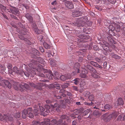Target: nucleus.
Here are the masks:
<instances>
[{
    "mask_svg": "<svg viewBox=\"0 0 125 125\" xmlns=\"http://www.w3.org/2000/svg\"><path fill=\"white\" fill-rule=\"evenodd\" d=\"M69 85V84L68 83H64L61 85V87L63 89L67 88Z\"/></svg>",
    "mask_w": 125,
    "mask_h": 125,
    "instance_id": "obj_32",
    "label": "nucleus"
},
{
    "mask_svg": "<svg viewBox=\"0 0 125 125\" xmlns=\"http://www.w3.org/2000/svg\"><path fill=\"white\" fill-rule=\"evenodd\" d=\"M7 67L9 70H8L9 73L10 74H14V73L13 72V70L11 69L12 67V65L10 64H8L7 66Z\"/></svg>",
    "mask_w": 125,
    "mask_h": 125,
    "instance_id": "obj_21",
    "label": "nucleus"
},
{
    "mask_svg": "<svg viewBox=\"0 0 125 125\" xmlns=\"http://www.w3.org/2000/svg\"><path fill=\"white\" fill-rule=\"evenodd\" d=\"M107 62H104L103 63V66H104V68H106V66H107Z\"/></svg>",
    "mask_w": 125,
    "mask_h": 125,
    "instance_id": "obj_64",
    "label": "nucleus"
},
{
    "mask_svg": "<svg viewBox=\"0 0 125 125\" xmlns=\"http://www.w3.org/2000/svg\"><path fill=\"white\" fill-rule=\"evenodd\" d=\"M115 30L117 32H119L121 30V27L120 26L118 23H115Z\"/></svg>",
    "mask_w": 125,
    "mask_h": 125,
    "instance_id": "obj_23",
    "label": "nucleus"
},
{
    "mask_svg": "<svg viewBox=\"0 0 125 125\" xmlns=\"http://www.w3.org/2000/svg\"><path fill=\"white\" fill-rule=\"evenodd\" d=\"M107 0L113 4H114L116 2V0Z\"/></svg>",
    "mask_w": 125,
    "mask_h": 125,
    "instance_id": "obj_50",
    "label": "nucleus"
},
{
    "mask_svg": "<svg viewBox=\"0 0 125 125\" xmlns=\"http://www.w3.org/2000/svg\"><path fill=\"white\" fill-rule=\"evenodd\" d=\"M43 45L44 48L46 49H49L50 48V45L46 42H44L43 43Z\"/></svg>",
    "mask_w": 125,
    "mask_h": 125,
    "instance_id": "obj_31",
    "label": "nucleus"
},
{
    "mask_svg": "<svg viewBox=\"0 0 125 125\" xmlns=\"http://www.w3.org/2000/svg\"><path fill=\"white\" fill-rule=\"evenodd\" d=\"M13 72L14 73V74H10L11 75H14L15 74H16L17 75H22L24 71L21 69L18 68L16 66H14L13 68Z\"/></svg>",
    "mask_w": 125,
    "mask_h": 125,
    "instance_id": "obj_7",
    "label": "nucleus"
},
{
    "mask_svg": "<svg viewBox=\"0 0 125 125\" xmlns=\"http://www.w3.org/2000/svg\"><path fill=\"white\" fill-rule=\"evenodd\" d=\"M60 93L62 94V96L63 97H65L66 96V95L65 94H64V93L65 92V91L64 89H62L60 90L59 91Z\"/></svg>",
    "mask_w": 125,
    "mask_h": 125,
    "instance_id": "obj_39",
    "label": "nucleus"
},
{
    "mask_svg": "<svg viewBox=\"0 0 125 125\" xmlns=\"http://www.w3.org/2000/svg\"><path fill=\"white\" fill-rule=\"evenodd\" d=\"M107 38L109 42L112 43H114V40L111 37H110V36H108L107 37Z\"/></svg>",
    "mask_w": 125,
    "mask_h": 125,
    "instance_id": "obj_41",
    "label": "nucleus"
},
{
    "mask_svg": "<svg viewBox=\"0 0 125 125\" xmlns=\"http://www.w3.org/2000/svg\"><path fill=\"white\" fill-rule=\"evenodd\" d=\"M33 53L34 55H39V51L36 49H33Z\"/></svg>",
    "mask_w": 125,
    "mask_h": 125,
    "instance_id": "obj_34",
    "label": "nucleus"
},
{
    "mask_svg": "<svg viewBox=\"0 0 125 125\" xmlns=\"http://www.w3.org/2000/svg\"><path fill=\"white\" fill-rule=\"evenodd\" d=\"M40 111L41 112H43L45 110L44 108L42 106H39Z\"/></svg>",
    "mask_w": 125,
    "mask_h": 125,
    "instance_id": "obj_47",
    "label": "nucleus"
},
{
    "mask_svg": "<svg viewBox=\"0 0 125 125\" xmlns=\"http://www.w3.org/2000/svg\"><path fill=\"white\" fill-rule=\"evenodd\" d=\"M25 17L28 19L30 21H33L32 18L29 14L27 13L26 14Z\"/></svg>",
    "mask_w": 125,
    "mask_h": 125,
    "instance_id": "obj_28",
    "label": "nucleus"
},
{
    "mask_svg": "<svg viewBox=\"0 0 125 125\" xmlns=\"http://www.w3.org/2000/svg\"><path fill=\"white\" fill-rule=\"evenodd\" d=\"M32 110V108L30 107L27 109H24L22 112V117L23 118H25L26 117V115L29 111H31Z\"/></svg>",
    "mask_w": 125,
    "mask_h": 125,
    "instance_id": "obj_13",
    "label": "nucleus"
},
{
    "mask_svg": "<svg viewBox=\"0 0 125 125\" xmlns=\"http://www.w3.org/2000/svg\"><path fill=\"white\" fill-rule=\"evenodd\" d=\"M28 117L30 118H32L34 116L33 114L31 113L30 112L28 114Z\"/></svg>",
    "mask_w": 125,
    "mask_h": 125,
    "instance_id": "obj_55",
    "label": "nucleus"
},
{
    "mask_svg": "<svg viewBox=\"0 0 125 125\" xmlns=\"http://www.w3.org/2000/svg\"><path fill=\"white\" fill-rule=\"evenodd\" d=\"M102 101V98H100V99H99L96 103L97 106H95L94 108L96 109H99L101 110L102 111H104L105 110L102 108L103 107V104H101V102Z\"/></svg>",
    "mask_w": 125,
    "mask_h": 125,
    "instance_id": "obj_9",
    "label": "nucleus"
},
{
    "mask_svg": "<svg viewBox=\"0 0 125 125\" xmlns=\"http://www.w3.org/2000/svg\"><path fill=\"white\" fill-rule=\"evenodd\" d=\"M3 82L9 88H10L11 87V84L7 80H3Z\"/></svg>",
    "mask_w": 125,
    "mask_h": 125,
    "instance_id": "obj_24",
    "label": "nucleus"
},
{
    "mask_svg": "<svg viewBox=\"0 0 125 125\" xmlns=\"http://www.w3.org/2000/svg\"><path fill=\"white\" fill-rule=\"evenodd\" d=\"M50 121L49 119H47L44 120V121L42 122L41 123V125H46L48 124V122Z\"/></svg>",
    "mask_w": 125,
    "mask_h": 125,
    "instance_id": "obj_30",
    "label": "nucleus"
},
{
    "mask_svg": "<svg viewBox=\"0 0 125 125\" xmlns=\"http://www.w3.org/2000/svg\"><path fill=\"white\" fill-rule=\"evenodd\" d=\"M6 68L4 65L0 64V70L4 71L5 70Z\"/></svg>",
    "mask_w": 125,
    "mask_h": 125,
    "instance_id": "obj_40",
    "label": "nucleus"
},
{
    "mask_svg": "<svg viewBox=\"0 0 125 125\" xmlns=\"http://www.w3.org/2000/svg\"><path fill=\"white\" fill-rule=\"evenodd\" d=\"M90 63L92 65H93L95 67H98L101 69L102 68V67L100 65H99L97 63L94 61H91Z\"/></svg>",
    "mask_w": 125,
    "mask_h": 125,
    "instance_id": "obj_22",
    "label": "nucleus"
},
{
    "mask_svg": "<svg viewBox=\"0 0 125 125\" xmlns=\"http://www.w3.org/2000/svg\"><path fill=\"white\" fill-rule=\"evenodd\" d=\"M75 113L76 112V113H75V114L76 115H77L79 114L80 113V110L79 109H76L74 111Z\"/></svg>",
    "mask_w": 125,
    "mask_h": 125,
    "instance_id": "obj_49",
    "label": "nucleus"
},
{
    "mask_svg": "<svg viewBox=\"0 0 125 125\" xmlns=\"http://www.w3.org/2000/svg\"><path fill=\"white\" fill-rule=\"evenodd\" d=\"M24 41L26 42V43L29 45H31V43L30 41L28 40L27 39L25 38L24 39Z\"/></svg>",
    "mask_w": 125,
    "mask_h": 125,
    "instance_id": "obj_46",
    "label": "nucleus"
},
{
    "mask_svg": "<svg viewBox=\"0 0 125 125\" xmlns=\"http://www.w3.org/2000/svg\"><path fill=\"white\" fill-rule=\"evenodd\" d=\"M40 66H41L40 65H37V66H38V68L36 67V68H35V69H36V71H38V72H40L41 71V67H40Z\"/></svg>",
    "mask_w": 125,
    "mask_h": 125,
    "instance_id": "obj_53",
    "label": "nucleus"
},
{
    "mask_svg": "<svg viewBox=\"0 0 125 125\" xmlns=\"http://www.w3.org/2000/svg\"><path fill=\"white\" fill-rule=\"evenodd\" d=\"M0 120L11 121L13 120V118L10 115H9V114L8 113L4 114L3 116H2V115L0 114Z\"/></svg>",
    "mask_w": 125,
    "mask_h": 125,
    "instance_id": "obj_5",
    "label": "nucleus"
},
{
    "mask_svg": "<svg viewBox=\"0 0 125 125\" xmlns=\"http://www.w3.org/2000/svg\"><path fill=\"white\" fill-rule=\"evenodd\" d=\"M68 117L65 115H62L61 117L63 119H67Z\"/></svg>",
    "mask_w": 125,
    "mask_h": 125,
    "instance_id": "obj_57",
    "label": "nucleus"
},
{
    "mask_svg": "<svg viewBox=\"0 0 125 125\" xmlns=\"http://www.w3.org/2000/svg\"><path fill=\"white\" fill-rule=\"evenodd\" d=\"M80 80V79L79 78H76L73 80V81H74L73 83L77 85L79 83Z\"/></svg>",
    "mask_w": 125,
    "mask_h": 125,
    "instance_id": "obj_35",
    "label": "nucleus"
},
{
    "mask_svg": "<svg viewBox=\"0 0 125 125\" xmlns=\"http://www.w3.org/2000/svg\"><path fill=\"white\" fill-rule=\"evenodd\" d=\"M118 114L117 113L114 112L109 115L107 114L104 115V116L105 117V118L107 121H108L112 118H115L117 116Z\"/></svg>",
    "mask_w": 125,
    "mask_h": 125,
    "instance_id": "obj_6",
    "label": "nucleus"
},
{
    "mask_svg": "<svg viewBox=\"0 0 125 125\" xmlns=\"http://www.w3.org/2000/svg\"><path fill=\"white\" fill-rule=\"evenodd\" d=\"M54 85L56 87V88L57 89H59L60 88V85L58 84L57 82H55L54 83Z\"/></svg>",
    "mask_w": 125,
    "mask_h": 125,
    "instance_id": "obj_44",
    "label": "nucleus"
},
{
    "mask_svg": "<svg viewBox=\"0 0 125 125\" xmlns=\"http://www.w3.org/2000/svg\"><path fill=\"white\" fill-rule=\"evenodd\" d=\"M45 107L46 109L45 111L46 112H47V113H49L50 111L49 110L50 108V106L48 105H46Z\"/></svg>",
    "mask_w": 125,
    "mask_h": 125,
    "instance_id": "obj_33",
    "label": "nucleus"
},
{
    "mask_svg": "<svg viewBox=\"0 0 125 125\" xmlns=\"http://www.w3.org/2000/svg\"><path fill=\"white\" fill-rule=\"evenodd\" d=\"M82 12L80 11H74L72 13V16L73 17H78L81 16Z\"/></svg>",
    "mask_w": 125,
    "mask_h": 125,
    "instance_id": "obj_17",
    "label": "nucleus"
},
{
    "mask_svg": "<svg viewBox=\"0 0 125 125\" xmlns=\"http://www.w3.org/2000/svg\"><path fill=\"white\" fill-rule=\"evenodd\" d=\"M87 58L89 60H91L93 59V58L90 55L87 56Z\"/></svg>",
    "mask_w": 125,
    "mask_h": 125,
    "instance_id": "obj_61",
    "label": "nucleus"
},
{
    "mask_svg": "<svg viewBox=\"0 0 125 125\" xmlns=\"http://www.w3.org/2000/svg\"><path fill=\"white\" fill-rule=\"evenodd\" d=\"M60 79L61 80L65 81L67 79L66 77L63 75H62L60 77Z\"/></svg>",
    "mask_w": 125,
    "mask_h": 125,
    "instance_id": "obj_37",
    "label": "nucleus"
},
{
    "mask_svg": "<svg viewBox=\"0 0 125 125\" xmlns=\"http://www.w3.org/2000/svg\"><path fill=\"white\" fill-rule=\"evenodd\" d=\"M124 102L123 99L121 97H119L117 101H116L115 103V106L116 108L119 106L123 105Z\"/></svg>",
    "mask_w": 125,
    "mask_h": 125,
    "instance_id": "obj_11",
    "label": "nucleus"
},
{
    "mask_svg": "<svg viewBox=\"0 0 125 125\" xmlns=\"http://www.w3.org/2000/svg\"><path fill=\"white\" fill-rule=\"evenodd\" d=\"M54 74L55 76L56 77V78H58L57 77L59 76V73L57 72H55L54 73Z\"/></svg>",
    "mask_w": 125,
    "mask_h": 125,
    "instance_id": "obj_54",
    "label": "nucleus"
},
{
    "mask_svg": "<svg viewBox=\"0 0 125 125\" xmlns=\"http://www.w3.org/2000/svg\"><path fill=\"white\" fill-rule=\"evenodd\" d=\"M25 29L24 30H20L18 29L17 30V31L20 34H21L23 35H26L27 33L25 31Z\"/></svg>",
    "mask_w": 125,
    "mask_h": 125,
    "instance_id": "obj_27",
    "label": "nucleus"
},
{
    "mask_svg": "<svg viewBox=\"0 0 125 125\" xmlns=\"http://www.w3.org/2000/svg\"><path fill=\"white\" fill-rule=\"evenodd\" d=\"M76 36L79 38L81 39L80 41L82 42H86L87 41L84 40V39H88L90 38V37L89 35H84L82 34L81 32L78 33L77 32L76 34Z\"/></svg>",
    "mask_w": 125,
    "mask_h": 125,
    "instance_id": "obj_8",
    "label": "nucleus"
},
{
    "mask_svg": "<svg viewBox=\"0 0 125 125\" xmlns=\"http://www.w3.org/2000/svg\"><path fill=\"white\" fill-rule=\"evenodd\" d=\"M33 112L35 115H37L38 113V110L37 109H35L33 110Z\"/></svg>",
    "mask_w": 125,
    "mask_h": 125,
    "instance_id": "obj_52",
    "label": "nucleus"
},
{
    "mask_svg": "<svg viewBox=\"0 0 125 125\" xmlns=\"http://www.w3.org/2000/svg\"><path fill=\"white\" fill-rule=\"evenodd\" d=\"M66 6L68 8L72 9L73 8V5L72 2L67 1L65 3Z\"/></svg>",
    "mask_w": 125,
    "mask_h": 125,
    "instance_id": "obj_18",
    "label": "nucleus"
},
{
    "mask_svg": "<svg viewBox=\"0 0 125 125\" xmlns=\"http://www.w3.org/2000/svg\"><path fill=\"white\" fill-rule=\"evenodd\" d=\"M11 82L13 85V87L15 89L18 90H21V89L23 90L26 91L30 88L29 85L27 84L22 83L20 84V83L17 82L15 81H11Z\"/></svg>",
    "mask_w": 125,
    "mask_h": 125,
    "instance_id": "obj_1",
    "label": "nucleus"
},
{
    "mask_svg": "<svg viewBox=\"0 0 125 125\" xmlns=\"http://www.w3.org/2000/svg\"><path fill=\"white\" fill-rule=\"evenodd\" d=\"M63 122L62 119L59 120L58 121H57L55 119H53L51 121V122L54 125H62Z\"/></svg>",
    "mask_w": 125,
    "mask_h": 125,
    "instance_id": "obj_15",
    "label": "nucleus"
},
{
    "mask_svg": "<svg viewBox=\"0 0 125 125\" xmlns=\"http://www.w3.org/2000/svg\"><path fill=\"white\" fill-rule=\"evenodd\" d=\"M43 60L42 58L40 57H39L38 58V61L40 63H42L43 62Z\"/></svg>",
    "mask_w": 125,
    "mask_h": 125,
    "instance_id": "obj_51",
    "label": "nucleus"
},
{
    "mask_svg": "<svg viewBox=\"0 0 125 125\" xmlns=\"http://www.w3.org/2000/svg\"><path fill=\"white\" fill-rule=\"evenodd\" d=\"M92 73V74L91 75L93 77L95 78H98L99 77V76L97 74H96L94 73Z\"/></svg>",
    "mask_w": 125,
    "mask_h": 125,
    "instance_id": "obj_45",
    "label": "nucleus"
},
{
    "mask_svg": "<svg viewBox=\"0 0 125 125\" xmlns=\"http://www.w3.org/2000/svg\"><path fill=\"white\" fill-rule=\"evenodd\" d=\"M21 115L20 113H17L15 115V117L17 118H19L20 117Z\"/></svg>",
    "mask_w": 125,
    "mask_h": 125,
    "instance_id": "obj_56",
    "label": "nucleus"
},
{
    "mask_svg": "<svg viewBox=\"0 0 125 125\" xmlns=\"http://www.w3.org/2000/svg\"><path fill=\"white\" fill-rule=\"evenodd\" d=\"M29 84L31 87L34 88L41 90L42 89L41 87L44 85V84L43 83H40L37 84L36 85L34 84V83H30Z\"/></svg>",
    "mask_w": 125,
    "mask_h": 125,
    "instance_id": "obj_10",
    "label": "nucleus"
},
{
    "mask_svg": "<svg viewBox=\"0 0 125 125\" xmlns=\"http://www.w3.org/2000/svg\"><path fill=\"white\" fill-rule=\"evenodd\" d=\"M112 57L115 58L119 59L120 58V57L117 55L113 53L112 55Z\"/></svg>",
    "mask_w": 125,
    "mask_h": 125,
    "instance_id": "obj_42",
    "label": "nucleus"
},
{
    "mask_svg": "<svg viewBox=\"0 0 125 125\" xmlns=\"http://www.w3.org/2000/svg\"><path fill=\"white\" fill-rule=\"evenodd\" d=\"M8 12L13 13L14 14H16L18 13L19 11V10L17 8L14 7H12L11 8H10V10L8 9Z\"/></svg>",
    "mask_w": 125,
    "mask_h": 125,
    "instance_id": "obj_14",
    "label": "nucleus"
},
{
    "mask_svg": "<svg viewBox=\"0 0 125 125\" xmlns=\"http://www.w3.org/2000/svg\"><path fill=\"white\" fill-rule=\"evenodd\" d=\"M88 98L89 99L91 102L92 101H93L94 99V95L93 94H91L89 96Z\"/></svg>",
    "mask_w": 125,
    "mask_h": 125,
    "instance_id": "obj_38",
    "label": "nucleus"
},
{
    "mask_svg": "<svg viewBox=\"0 0 125 125\" xmlns=\"http://www.w3.org/2000/svg\"><path fill=\"white\" fill-rule=\"evenodd\" d=\"M67 94L68 95L70 96H72V94L70 92L66 91Z\"/></svg>",
    "mask_w": 125,
    "mask_h": 125,
    "instance_id": "obj_62",
    "label": "nucleus"
},
{
    "mask_svg": "<svg viewBox=\"0 0 125 125\" xmlns=\"http://www.w3.org/2000/svg\"><path fill=\"white\" fill-rule=\"evenodd\" d=\"M44 72H45V73L44 72V74L41 73H39V75L40 76L42 77H46L49 79H52V76H53V75L51 71L46 69Z\"/></svg>",
    "mask_w": 125,
    "mask_h": 125,
    "instance_id": "obj_3",
    "label": "nucleus"
},
{
    "mask_svg": "<svg viewBox=\"0 0 125 125\" xmlns=\"http://www.w3.org/2000/svg\"><path fill=\"white\" fill-rule=\"evenodd\" d=\"M18 36L19 38L21 40H24V39H25L24 38L23 36L21 35H19Z\"/></svg>",
    "mask_w": 125,
    "mask_h": 125,
    "instance_id": "obj_59",
    "label": "nucleus"
},
{
    "mask_svg": "<svg viewBox=\"0 0 125 125\" xmlns=\"http://www.w3.org/2000/svg\"><path fill=\"white\" fill-rule=\"evenodd\" d=\"M86 68L89 70L91 72L94 73H96L97 72L96 71L94 68L88 65H87Z\"/></svg>",
    "mask_w": 125,
    "mask_h": 125,
    "instance_id": "obj_20",
    "label": "nucleus"
},
{
    "mask_svg": "<svg viewBox=\"0 0 125 125\" xmlns=\"http://www.w3.org/2000/svg\"><path fill=\"white\" fill-rule=\"evenodd\" d=\"M115 22H113L112 25H109V29L111 30V32L112 31L115 30Z\"/></svg>",
    "mask_w": 125,
    "mask_h": 125,
    "instance_id": "obj_26",
    "label": "nucleus"
},
{
    "mask_svg": "<svg viewBox=\"0 0 125 125\" xmlns=\"http://www.w3.org/2000/svg\"><path fill=\"white\" fill-rule=\"evenodd\" d=\"M93 103L91 101L90 103H89L87 102H85L84 103V104L85 105H86L88 106H91L92 105Z\"/></svg>",
    "mask_w": 125,
    "mask_h": 125,
    "instance_id": "obj_48",
    "label": "nucleus"
},
{
    "mask_svg": "<svg viewBox=\"0 0 125 125\" xmlns=\"http://www.w3.org/2000/svg\"><path fill=\"white\" fill-rule=\"evenodd\" d=\"M112 108V105H111L109 104H106L105 106L103 105V107L102 108L104 110V108L105 109H111Z\"/></svg>",
    "mask_w": 125,
    "mask_h": 125,
    "instance_id": "obj_25",
    "label": "nucleus"
},
{
    "mask_svg": "<svg viewBox=\"0 0 125 125\" xmlns=\"http://www.w3.org/2000/svg\"><path fill=\"white\" fill-rule=\"evenodd\" d=\"M88 73L87 71L85 69H83L82 73L80 74V76L82 78H85L87 77L86 74Z\"/></svg>",
    "mask_w": 125,
    "mask_h": 125,
    "instance_id": "obj_19",
    "label": "nucleus"
},
{
    "mask_svg": "<svg viewBox=\"0 0 125 125\" xmlns=\"http://www.w3.org/2000/svg\"><path fill=\"white\" fill-rule=\"evenodd\" d=\"M77 20L76 23H73V25L77 27L83 26L84 24L88 21L87 17H84L77 18Z\"/></svg>",
    "mask_w": 125,
    "mask_h": 125,
    "instance_id": "obj_2",
    "label": "nucleus"
},
{
    "mask_svg": "<svg viewBox=\"0 0 125 125\" xmlns=\"http://www.w3.org/2000/svg\"><path fill=\"white\" fill-rule=\"evenodd\" d=\"M80 67V65L79 63L76 62L75 63L73 66V68L75 71L74 72L75 74H76V73H80L79 68ZM74 73V72H73V73Z\"/></svg>",
    "mask_w": 125,
    "mask_h": 125,
    "instance_id": "obj_12",
    "label": "nucleus"
},
{
    "mask_svg": "<svg viewBox=\"0 0 125 125\" xmlns=\"http://www.w3.org/2000/svg\"><path fill=\"white\" fill-rule=\"evenodd\" d=\"M50 64L52 66H55L56 65V63L54 60H51L50 61Z\"/></svg>",
    "mask_w": 125,
    "mask_h": 125,
    "instance_id": "obj_36",
    "label": "nucleus"
},
{
    "mask_svg": "<svg viewBox=\"0 0 125 125\" xmlns=\"http://www.w3.org/2000/svg\"><path fill=\"white\" fill-rule=\"evenodd\" d=\"M23 74L27 77H28L29 76V74L27 72H24V71Z\"/></svg>",
    "mask_w": 125,
    "mask_h": 125,
    "instance_id": "obj_60",
    "label": "nucleus"
},
{
    "mask_svg": "<svg viewBox=\"0 0 125 125\" xmlns=\"http://www.w3.org/2000/svg\"><path fill=\"white\" fill-rule=\"evenodd\" d=\"M66 103L63 100H60V105H59L57 103L54 104L53 106V108L56 107V110L57 112H59L60 109V108H64L66 107Z\"/></svg>",
    "mask_w": 125,
    "mask_h": 125,
    "instance_id": "obj_4",
    "label": "nucleus"
},
{
    "mask_svg": "<svg viewBox=\"0 0 125 125\" xmlns=\"http://www.w3.org/2000/svg\"><path fill=\"white\" fill-rule=\"evenodd\" d=\"M93 114L94 116L97 117H99L101 115L100 113L96 110L94 111L93 113Z\"/></svg>",
    "mask_w": 125,
    "mask_h": 125,
    "instance_id": "obj_29",
    "label": "nucleus"
},
{
    "mask_svg": "<svg viewBox=\"0 0 125 125\" xmlns=\"http://www.w3.org/2000/svg\"><path fill=\"white\" fill-rule=\"evenodd\" d=\"M66 77L67 79H70L71 78L72 76L70 74H68Z\"/></svg>",
    "mask_w": 125,
    "mask_h": 125,
    "instance_id": "obj_63",
    "label": "nucleus"
},
{
    "mask_svg": "<svg viewBox=\"0 0 125 125\" xmlns=\"http://www.w3.org/2000/svg\"><path fill=\"white\" fill-rule=\"evenodd\" d=\"M34 125H41V124L39 121H34L32 122Z\"/></svg>",
    "mask_w": 125,
    "mask_h": 125,
    "instance_id": "obj_43",
    "label": "nucleus"
},
{
    "mask_svg": "<svg viewBox=\"0 0 125 125\" xmlns=\"http://www.w3.org/2000/svg\"><path fill=\"white\" fill-rule=\"evenodd\" d=\"M122 117L123 116L122 115H119L118 117L117 120H121L122 119Z\"/></svg>",
    "mask_w": 125,
    "mask_h": 125,
    "instance_id": "obj_58",
    "label": "nucleus"
},
{
    "mask_svg": "<svg viewBox=\"0 0 125 125\" xmlns=\"http://www.w3.org/2000/svg\"><path fill=\"white\" fill-rule=\"evenodd\" d=\"M104 44H102L101 45V46L103 48V49L106 51L111 52L112 51L110 49H109L108 47L106 46H107V44H108L106 42H104Z\"/></svg>",
    "mask_w": 125,
    "mask_h": 125,
    "instance_id": "obj_16",
    "label": "nucleus"
}]
</instances>
